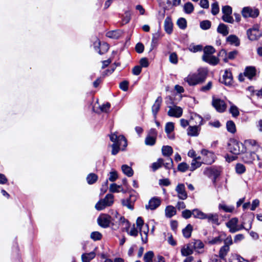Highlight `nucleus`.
Returning <instances> with one entry per match:
<instances>
[{
  "instance_id": "f257e3e1",
  "label": "nucleus",
  "mask_w": 262,
  "mask_h": 262,
  "mask_svg": "<svg viewBox=\"0 0 262 262\" xmlns=\"http://www.w3.org/2000/svg\"><path fill=\"white\" fill-rule=\"evenodd\" d=\"M207 75V71L205 69H199L197 73L188 75L184 78V81L189 85L194 86L205 81Z\"/></svg>"
},
{
  "instance_id": "f03ea898",
  "label": "nucleus",
  "mask_w": 262,
  "mask_h": 262,
  "mask_svg": "<svg viewBox=\"0 0 262 262\" xmlns=\"http://www.w3.org/2000/svg\"><path fill=\"white\" fill-rule=\"evenodd\" d=\"M228 149L230 152L235 155L241 154L242 152L245 150L244 145L235 139L230 140L228 143Z\"/></svg>"
},
{
  "instance_id": "7ed1b4c3",
  "label": "nucleus",
  "mask_w": 262,
  "mask_h": 262,
  "mask_svg": "<svg viewBox=\"0 0 262 262\" xmlns=\"http://www.w3.org/2000/svg\"><path fill=\"white\" fill-rule=\"evenodd\" d=\"M114 203V195L112 194H107L105 198L100 200L95 205V208L97 210H102L106 207L112 205Z\"/></svg>"
},
{
  "instance_id": "20e7f679",
  "label": "nucleus",
  "mask_w": 262,
  "mask_h": 262,
  "mask_svg": "<svg viewBox=\"0 0 262 262\" xmlns=\"http://www.w3.org/2000/svg\"><path fill=\"white\" fill-rule=\"evenodd\" d=\"M224 245L221 247L219 252V256L221 259H225L226 256L230 250V246L232 245L233 241L231 236H229L224 240Z\"/></svg>"
},
{
  "instance_id": "39448f33",
  "label": "nucleus",
  "mask_w": 262,
  "mask_h": 262,
  "mask_svg": "<svg viewBox=\"0 0 262 262\" xmlns=\"http://www.w3.org/2000/svg\"><path fill=\"white\" fill-rule=\"evenodd\" d=\"M241 13L244 18H256L259 15V11L255 7H245L242 9Z\"/></svg>"
},
{
  "instance_id": "423d86ee",
  "label": "nucleus",
  "mask_w": 262,
  "mask_h": 262,
  "mask_svg": "<svg viewBox=\"0 0 262 262\" xmlns=\"http://www.w3.org/2000/svg\"><path fill=\"white\" fill-rule=\"evenodd\" d=\"M262 33L259 30L257 25L254 26L252 28L247 30V35L248 39L251 41L258 40L261 36Z\"/></svg>"
},
{
  "instance_id": "0eeeda50",
  "label": "nucleus",
  "mask_w": 262,
  "mask_h": 262,
  "mask_svg": "<svg viewBox=\"0 0 262 262\" xmlns=\"http://www.w3.org/2000/svg\"><path fill=\"white\" fill-rule=\"evenodd\" d=\"M257 158L258 160H261V159L258 155H256L254 152L245 151L241 153V159L246 163H251Z\"/></svg>"
},
{
  "instance_id": "6e6552de",
  "label": "nucleus",
  "mask_w": 262,
  "mask_h": 262,
  "mask_svg": "<svg viewBox=\"0 0 262 262\" xmlns=\"http://www.w3.org/2000/svg\"><path fill=\"white\" fill-rule=\"evenodd\" d=\"M110 140L119 147L122 146L125 148L127 146V140L122 135L118 136L116 134L114 133L110 136Z\"/></svg>"
},
{
  "instance_id": "1a4fd4ad",
  "label": "nucleus",
  "mask_w": 262,
  "mask_h": 262,
  "mask_svg": "<svg viewBox=\"0 0 262 262\" xmlns=\"http://www.w3.org/2000/svg\"><path fill=\"white\" fill-rule=\"evenodd\" d=\"M212 104L215 110L220 113L224 112L226 108V104L224 101L219 98L213 97Z\"/></svg>"
},
{
  "instance_id": "9d476101",
  "label": "nucleus",
  "mask_w": 262,
  "mask_h": 262,
  "mask_svg": "<svg viewBox=\"0 0 262 262\" xmlns=\"http://www.w3.org/2000/svg\"><path fill=\"white\" fill-rule=\"evenodd\" d=\"M97 222L100 227L104 228H107L111 222V217L106 214H101L98 217Z\"/></svg>"
},
{
  "instance_id": "9b49d317",
  "label": "nucleus",
  "mask_w": 262,
  "mask_h": 262,
  "mask_svg": "<svg viewBox=\"0 0 262 262\" xmlns=\"http://www.w3.org/2000/svg\"><path fill=\"white\" fill-rule=\"evenodd\" d=\"M175 190L177 193V196L179 199L185 200L187 198V193L184 184H178L175 188Z\"/></svg>"
},
{
  "instance_id": "f8f14e48",
  "label": "nucleus",
  "mask_w": 262,
  "mask_h": 262,
  "mask_svg": "<svg viewBox=\"0 0 262 262\" xmlns=\"http://www.w3.org/2000/svg\"><path fill=\"white\" fill-rule=\"evenodd\" d=\"M136 200L137 196L135 195H130L129 198L121 200V204L123 206L132 210L134 209V203Z\"/></svg>"
},
{
  "instance_id": "ddd939ff",
  "label": "nucleus",
  "mask_w": 262,
  "mask_h": 262,
  "mask_svg": "<svg viewBox=\"0 0 262 262\" xmlns=\"http://www.w3.org/2000/svg\"><path fill=\"white\" fill-rule=\"evenodd\" d=\"M169 108V109L167 112V114L169 116L179 118L182 116L183 110L181 107L174 106H170Z\"/></svg>"
},
{
  "instance_id": "4468645a",
  "label": "nucleus",
  "mask_w": 262,
  "mask_h": 262,
  "mask_svg": "<svg viewBox=\"0 0 262 262\" xmlns=\"http://www.w3.org/2000/svg\"><path fill=\"white\" fill-rule=\"evenodd\" d=\"M160 204V199L157 197H154L149 201L148 204L145 206V208L147 209L153 210L157 208Z\"/></svg>"
},
{
  "instance_id": "2eb2a0df",
  "label": "nucleus",
  "mask_w": 262,
  "mask_h": 262,
  "mask_svg": "<svg viewBox=\"0 0 262 262\" xmlns=\"http://www.w3.org/2000/svg\"><path fill=\"white\" fill-rule=\"evenodd\" d=\"M238 219L236 217H234L231 219L226 223V226L229 229V231L231 233H235L238 231Z\"/></svg>"
},
{
  "instance_id": "dca6fc26",
  "label": "nucleus",
  "mask_w": 262,
  "mask_h": 262,
  "mask_svg": "<svg viewBox=\"0 0 262 262\" xmlns=\"http://www.w3.org/2000/svg\"><path fill=\"white\" fill-rule=\"evenodd\" d=\"M221 82L224 83L225 85L230 86L232 84L233 78L232 75L230 71L225 70L224 74L223 75V79Z\"/></svg>"
},
{
  "instance_id": "f3484780",
  "label": "nucleus",
  "mask_w": 262,
  "mask_h": 262,
  "mask_svg": "<svg viewBox=\"0 0 262 262\" xmlns=\"http://www.w3.org/2000/svg\"><path fill=\"white\" fill-rule=\"evenodd\" d=\"M205 219H207L209 223H211L213 224L216 225H219L220 224L219 215L217 213H206Z\"/></svg>"
},
{
  "instance_id": "a211bd4d",
  "label": "nucleus",
  "mask_w": 262,
  "mask_h": 262,
  "mask_svg": "<svg viewBox=\"0 0 262 262\" xmlns=\"http://www.w3.org/2000/svg\"><path fill=\"white\" fill-rule=\"evenodd\" d=\"M226 238V234L224 232H221L217 236L214 237L209 241L208 243L210 245L220 244Z\"/></svg>"
},
{
  "instance_id": "6ab92c4d",
  "label": "nucleus",
  "mask_w": 262,
  "mask_h": 262,
  "mask_svg": "<svg viewBox=\"0 0 262 262\" xmlns=\"http://www.w3.org/2000/svg\"><path fill=\"white\" fill-rule=\"evenodd\" d=\"M162 102V98L161 96H159L156 100L154 104L152 106V113L154 115V118H156L157 115L161 107Z\"/></svg>"
},
{
  "instance_id": "aec40b11",
  "label": "nucleus",
  "mask_w": 262,
  "mask_h": 262,
  "mask_svg": "<svg viewBox=\"0 0 262 262\" xmlns=\"http://www.w3.org/2000/svg\"><path fill=\"white\" fill-rule=\"evenodd\" d=\"M212 55H203L202 56V59L210 64L216 65L218 63L219 60L217 57Z\"/></svg>"
},
{
  "instance_id": "412c9836",
  "label": "nucleus",
  "mask_w": 262,
  "mask_h": 262,
  "mask_svg": "<svg viewBox=\"0 0 262 262\" xmlns=\"http://www.w3.org/2000/svg\"><path fill=\"white\" fill-rule=\"evenodd\" d=\"M164 27L165 32L167 34H171L173 31V23L170 17H166L164 20Z\"/></svg>"
},
{
  "instance_id": "4be33fe9",
  "label": "nucleus",
  "mask_w": 262,
  "mask_h": 262,
  "mask_svg": "<svg viewBox=\"0 0 262 262\" xmlns=\"http://www.w3.org/2000/svg\"><path fill=\"white\" fill-rule=\"evenodd\" d=\"M205 172L209 176L213 177V182L215 183L216 178L220 175L221 171L217 168L211 167L206 169Z\"/></svg>"
},
{
  "instance_id": "5701e85b",
  "label": "nucleus",
  "mask_w": 262,
  "mask_h": 262,
  "mask_svg": "<svg viewBox=\"0 0 262 262\" xmlns=\"http://www.w3.org/2000/svg\"><path fill=\"white\" fill-rule=\"evenodd\" d=\"M201 130V126L199 125H193L189 126L187 129V134L190 136H198Z\"/></svg>"
},
{
  "instance_id": "b1692460",
  "label": "nucleus",
  "mask_w": 262,
  "mask_h": 262,
  "mask_svg": "<svg viewBox=\"0 0 262 262\" xmlns=\"http://www.w3.org/2000/svg\"><path fill=\"white\" fill-rule=\"evenodd\" d=\"M193 250L192 244L190 243L181 249V254L184 256L190 255L193 253Z\"/></svg>"
},
{
  "instance_id": "393cba45",
  "label": "nucleus",
  "mask_w": 262,
  "mask_h": 262,
  "mask_svg": "<svg viewBox=\"0 0 262 262\" xmlns=\"http://www.w3.org/2000/svg\"><path fill=\"white\" fill-rule=\"evenodd\" d=\"M256 69L254 67H247L244 72L245 76L247 77L249 79H252L256 75Z\"/></svg>"
},
{
  "instance_id": "a878e982",
  "label": "nucleus",
  "mask_w": 262,
  "mask_h": 262,
  "mask_svg": "<svg viewBox=\"0 0 262 262\" xmlns=\"http://www.w3.org/2000/svg\"><path fill=\"white\" fill-rule=\"evenodd\" d=\"M226 41L230 45H234L236 47L239 46L240 45V40L235 35H229L227 37Z\"/></svg>"
},
{
  "instance_id": "bb28decb",
  "label": "nucleus",
  "mask_w": 262,
  "mask_h": 262,
  "mask_svg": "<svg viewBox=\"0 0 262 262\" xmlns=\"http://www.w3.org/2000/svg\"><path fill=\"white\" fill-rule=\"evenodd\" d=\"M115 216L116 219L118 218V224L119 225H125V228L128 229L129 222L122 216L120 215L117 211L115 212Z\"/></svg>"
},
{
  "instance_id": "cd10ccee",
  "label": "nucleus",
  "mask_w": 262,
  "mask_h": 262,
  "mask_svg": "<svg viewBox=\"0 0 262 262\" xmlns=\"http://www.w3.org/2000/svg\"><path fill=\"white\" fill-rule=\"evenodd\" d=\"M99 47L97 48H96V50L100 54V55L103 54L107 52L109 49V46L107 43L103 42L100 43L98 42Z\"/></svg>"
},
{
  "instance_id": "c85d7f7f",
  "label": "nucleus",
  "mask_w": 262,
  "mask_h": 262,
  "mask_svg": "<svg viewBox=\"0 0 262 262\" xmlns=\"http://www.w3.org/2000/svg\"><path fill=\"white\" fill-rule=\"evenodd\" d=\"M217 32L223 35L224 36H226L229 34V28L227 25L221 23L219 24L217 28Z\"/></svg>"
},
{
  "instance_id": "c756f323",
  "label": "nucleus",
  "mask_w": 262,
  "mask_h": 262,
  "mask_svg": "<svg viewBox=\"0 0 262 262\" xmlns=\"http://www.w3.org/2000/svg\"><path fill=\"white\" fill-rule=\"evenodd\" d=\"M203 119L200 116L197 114H194L191 116L190 122L193 125L194 123H195V125L201 126L203 124Z\"/></svg>"
},
{
  "instance_id": "7c9ffc66",
  "label": "nucleus",
  "mask_w": 262,
  "mask_h": 262,
  "mask_svg": "<svg viewBox=\"0 0 262 262\" xmlns=\"http://www.w3.org/2000/svg\"><path fill=\"white\" fill-rule=\"evenodd\" d=\"M165 212V216L170 218L176 214V209L173 206L169 205L166 207Z\"/></svg>"
},
{
  "instance_id": "2f4dec72",
  "label": "nucleus",
  "mask_w": 262,
  "mask_h": 262,
  "mask_svg": "<svg viewBox=\"0 0 262 262\" xmlns=\"http://www.w3.org/2000/svg\"><path fill=\"white\" fill-rule=\"evenodd\" d=\"M98 176L94 173H89L86 177V181L89 185H92L98 180Z\"/></svg>"
},
{
  "instance_id": "473e14b6",
  "label": "nucleus",
  "mask_w": 262,
  "mask_h": 262,
  "mask_svg": "<svg viewBox=\"0 0 262 262\" xmlns=\"http://www.w3.org/2000/svg\"><path fill=\"white\" fill-rule=\"evenodd\" d=\"M122 35V32L120 30H113L111 31L106 33V36L113 38V39H118Z\"/></svg>"
},
{
  "instance_id": "72a5a7b5",
  "label": "nucleus",
  "mask_w": 262,
  "mask_h": 262,
  "mask_svg": "<svg viewBox=\"0 0 262 262\" xmlns=\"http://www.w3.org/2000/svg\"><path fill=\"white\" fill-rule=\"evenodd\" d=\"M192 230L193 227L192 225L190 224H188L187 226L182 230L183 236L185 238H189L191 236Z\"/></svg>"
},
{
  "instance_id": "f704fd0d",
  "label": "nucleus",
  "mask_w": 262,
  "mask_h": 262,
  "mask_svg": "<svg viewBox=\"0 0 262 262\" xmlns=\"http://www.w3.org/2000/svg\"><path fill=\"white\" fill-rule=\"evenodd\" d=\"M162 152L164 156L169 157L172 154L173 149L170 146H163L162 147Z\"/></svg>"
},
{
  "instance_id": "c9c22d12",
  "label": "nucleus",
  "mask_w": 262,
  "mask_h": 262,
  "mask_svg": "<svg viewBox=\"0 0 262 262\" xmlns=\"http://www.w3.org/2000/svg\"><path fill=\"white\" fill-rule=\"evenodd\" d=\"M206 214L198 209L192 210V215L194 218L204 220Z\"/></svg>"
},
{
  "instance_id": "e433bc0d",
  "label": "nucleus",
  "mask_w": 262,
  "mask_h": 262,
  "mask_svg": "<svg viewBox=\"0 0 262 262\" xmlns=\"http://www.w3.org/2000/svg\"><path fill=\"white\" fill-rule=\"evenodd\" d=\"M96 256V253L94 251L90 253L83 254V262H90L92 259L94 258Z\"/></svg>"
},
{
  "instance_id": "4c0bfd02",
  "label": "nucleus",
  "mask_w": 262,
  "mask_h": 262,
  "mask_svg": "<svg viewBox=\"0 0 262 262\" xmlns=\"http://www.w3.org/2000/svg\"><path fill=\"white\" fill-rule=\"evenodd\" d=\"M123 172L128 177H132L134 171L132 168L127 165H123L121 167Z\"/></svg>"
},
{
  "instance_id": "58836bf2",
  "label": "nucleus",
  "mask_w": 262,
  "mask_h": 262,
  "mask_svg": "<svg viewBox=\"0 0 262 262\" xmlns=\"http://www.w3.org/2000/svg\"><path fill=\"white\" fill-rule=\"evenodd\" d=\"M110 191L112 192H119L120 191L124 192L121 185H118L115 183L111 184L110 186Z\"/></svg>"
},
{
  "instance_id": "ea45409f",
  "label": "nucleus",
  "mask_w": 262,
  "mask_h": 262,
  "mask_svg": "<svg viewBox=\"0 0 262 262\" xmlns=\"http://www.w3.org/2000/svg\"><path fill=\"white\" fill-rule=\"evenodd\" d=\"M226 127L227 130L231 133L234 134L236 132L235 125L232 121H228L227 122Z\"/></svg>"
},
{
  "instance_id": "a19ab883",
  "label": "nucleus",
  "mask_w": 262,
  "mask_h": 262,
  "mask_svg": "<svg viewBox=\"0 0 262 262\" xmlns=\"http://www.w3.org/2000/svg\"><path fill=\"white\" fill-rule=\"evenodd\" d=\"M219 208L220 210H223L226 212H232L234 210V207L231 206H228L224 204H220Z\"/></svg>"
},
{
  "instance_id": "79ce46f5",
  "label": "nucleus",
  "mask_w": 262,
  "mask_h": 262,
  "mask_svg": "<svg viewBox=\"0 0 262 262\" xmlns=\"http://www.w3.org/2000/svg\"><path fill=\"white\" fill-rule=\"evenodd\" d=\"M164 160L162 158H159L158 159L157 161L154 162L152 164L151 168L154 171H155L159 168L161 167L162 164L163 163Z\"/></svg>"
},
{
  "instance_id": "37998d69",
  "label": "nucleus",
  "mask_w": 262,
  "mask_h": 262,
  "mask_svg": "<svg viewBox=\"0 0 262 262\" xmlns=\"http://www.w3.org/2000/svg\"><path fill=\"white\" fill-rule=\"evenodd\" d=\"M162 35L160 31H157L152 34L151 40V46H155L157 44L158 40L162 37Z\"/></svg>"
},
{
  "instance_id": "c03bdc74",
  "label": "nucleus",
  "mask_w": 262,
  "mask_h": 262,
  "mask_svg": "<svg viewBox=\"0 0 262 262\" xmlns=\"http://www.w3.org/2000/svg\"><path fill=\"white\" fill-rule=\"evenodd\" d=\"M154 256V253L152 251L147 252L144 255L143 259L144 262L152 261Z\"/></svg>"
},
{
  "instance_id": "a18cd8bd",
  "label": "nucleus",
  "mask_w": 262,
  "mask_h": 262,
  "mask_svg": "<svg viewBox=\"0 0 262 262\" xmlns=\"http://www.w3.org/2000/svg\"><path fill=\"white\" fill-rule=\"evenodd\" d=\"M184 10L185 13L190 14L193 12L194 7L192 3L188 2L184 5Z\"/></svg>"
},
{
  "instance_id": "49530a36",
  "label": "nucleus",
  "mask_w": 262,
  "mask_h": 262,
  "mask_svg": "<svg viewBox=\"0 0 262 262\" xmlns=\"http://www.w3.org/2000/svg\"><path fill=\"white\" fill-rule=\"evenodd\" d=\"M90 237L94 241H99L102 238V235L98 231H94L91 233Z\"/></svg>"
},
{
  "instance_id": "de8ad7c7",
  "label": "nucleus",
  "mask_w": 262,
  "mask_h": 262,
  "mask_svg": "<svg viewBox=\"0 0 262 262\" xmlns=\"http://www.w3.org/2000/svg\"><path fill=\"white\" fill-rule=\"evenodd\" d=\"M193 249H202L204 247V244L200 240H194L190 243Z\"/></svg>"
},
{
  "instance_id": "09e8293b",
  "label": "nucleus",
  "mask_w": 262,
  "mask_h": 262,
  "mask_svg": "<svg viewBox=\"0 0 262 262\" xmlns=\"http://www.w3.org/2000/svg\"><path fill=\"white\" fill-rule=\"evenodd\" d=\"M238 54V51L234 50L229 52L227 54V57L225 58L224 60L225 62H227L228 59L232 60L234 59Z\"/></svg>"
},
{
  "instance_id": "8fccbe9b",
  "label": "nucleus",
  "mask_w": 262,
  "mask_h": 262,
  "mask_svg": "<svg viewBox=\"0 0 262 262\" xmlns=\"http://www.w3.org/2000/svg\"><path fill=\"white\" fill-rule=\"evenodd\" d=\"M201 166V162L196 160V159H193L192 160L191 163V166L190 167V170L191 171H193L196 169L197 168L200 167Z\"/></svg>"
},
{
  "instance_id": "3c124183",
  "label": "nucleus",
  "mask_w": 262,
  "mask_h": 262,
  "mask_svg": "<svg viewBox=\"0 0 262 262\" xmlns=\"http://www.w3.org/2000/svg\"><path fill=\"white\" fill-rule=\"evenodd\" d=\"M156 138L147 136L145 139V143L147 145L152 146L155 145Z\"/></svg>"
},
{
  "instance_id": "603ef678",
  "label": "nucleus",
  "mask_w": 262,
  "mask_h": 262,
  "mask_svg": "<svg viewBox=\"0 0 262 262\" xmlns=\"http://www.w3.org/2000/svg\"><path fill=\"white\" fill-rule=\"evenodd\" d=\"M167 169H170L173 167V161L171 158L168 157L165 162H163L162 164Z\"/></svg>"
},
{
  "instance_id": "864d4df0",
  "label": "nucleus",
  "mask_w": 262,
  "mask_h": 262,
  "mask_svg": "<svg viewBox=\"0 0 262 262\" xmlns=\"http://www.w3.org/2000/svg\"><path fill=\"white\" fill-rule=\"evenodd\" d=\"M174 130V124L172 122H167L165 125V130L167 135L170 134Z\"/></svg>"
},
{
  "instance_id": "5fc2aeb1",
  "label": "nucleus",
  "mask_w": 262,
  "mask_h": 262,
  "mask_svg": "<svg viewBox=\"0 0 262 262\" xmlns=\"http://www.w3.org/2000/svg\"><path fill=\"white\" fill-rule=\"evenodd\" d=\"M189 165L185 162L180 163L178 166V170L179 171L184 172L189 168Z\"/></svg>"
},
{
  "instance_id": "6e6d98bb",
  "label": "nucleus",
  "mask_w": 262,
  "mask_h": 262,
  "mask_svg": "<svg viewBox=\"0 0 262 262\" xmlns=\"http://www.w3.org/2000/svg\"><path fill=\"white\" fill-rule=\"evenodd\" d=\"M211 23L210 21L205 20L200 23V27L203 30H207L211 27Z\"/></svg>"
},
{
  "instance_id": "4d7b16f0",
  "label": "nucleus",
  "mask_w": 262,
  "mask_h": 262,
  "mask_svg": "<svg viewBox=\"0 0 262 262\" xmlns=\"http://www.w3.org/2000/svg\"><path fill=\"white\" fill-rule=\"evenodd\" d=\"M235 169L236 172L237 173L242 174L245 172L246 167L243 164L241 163H238L236 165Z\"/></svg>"
},
{
  "instance_id": "13d9d810",
  "label": "nucleus",
  "mask_w": 262,
  "mask_h": 262,
  "mask_svg": "<svg viewBox=\"0 0 262 262\" xmlns=\"http://www.w3.org/2000/svg\"><path fill=\"white\" fill-rule=\"evenodd\" d=\"M215 51V49L210 46H208L205 47L204 49V54L203 55H210L213 54Z\"/></svg>"
},
{
  "instance_id": "bf43d9fd",
  "label": "nucleus",
  "mask_w": 262,
  "mask_h": 262,
  "mask_svg": "<svg viewBox=\"0 0 262 262\" xmlns=\"http://www.w3.org/2000/svg\"><path fill=\"white\" fill-rule=\"evenodd\" d=\"M231 14H223L222 16V19L224 21L228 23L232 24L234 22L233 17L231 15Z\"/></svg>"
},
{
  "instance_id": "052dcab7",
  "label": "nucleus",
  "mask_w": 262,
  "mask_h": 262,
  "mask_svg": "<svg viewBox=\"0 0 262 262\" xmlns=\"http://www.w3.org/2000/svg\"><path fill=\"white\" fill-rule=\"evenodd\" d=\"M177 25L180 28L182 29H185L187 26V22L186 19L184 18H179L177 21Z\"/></svg>"
},
{
  "instance_id": "680f3d73",
  "label": "nucleus",
  "mask_w": 262,
  "mask_h": 262,
  "mask_svg": "<svg viewBox=\"0 0 262 262\" xmlns=\"http://www.w3.org/2000/svg\"><path fill=\"white\" fill-rule=\"evenodd\" d=\"M230 113L234 117H237L239 114L238 108L236 106L233 105L231 106L230 108Z\"/></svg>"
},
{
  "instance_id": "e2e57ef3",
  "label": "nucleus",
  "mask_w": 262,
  "mask_h": 262,
  "mask_svg": "<svg viewBox=\"0 0 262 262\" xmlns=\"http://www.w3.org/2000/svg\"><path fill=\"white\" fill-rule=\"evenodd\" d=\"M219 12V7L217 2H214L211 5V13L213 15H216Z\"/></svg>"
},
{
  "instance_id": "0e129e2a",
  "label": "nucleus",
  "mask_w": 262,
  "mask_h": 262,
  "mask_svg": "<svg viewBox=\"0 0 262 262\" xmlns=\"http://www.w3.org/2000/svg\"><path fill=\"white\" fill-rule=\"evenodd\" d=\"M137 227L139 228L141 235H142V228L144 226V221L141 217H138L136 221Z\"/></svg>"
},
{
  "instance_id": "69168bd1",
  "label": "nucleus",
  "mask_w": 262,
  "mask_h": 262,
  "mask_svg": "<svg viewBox=\"0 0 262 262\" xmlns=\"http://www.w3.org/2000/svg\"><path fill=\"white\" fill-rule=\"evenodd\" d=\"M169 58L171 63L173 64H177L178 63V56L176 53H171Z\"/></svg>"
},
{
  "instance_id": "338daca9",
  "label": "nucleus",
  "mask_w": 262,
  "mask_h": 262,
  "mask_svg": "<svg viewBox=\"0 0 262 262\" xmlns=\"http://www.w3.org/2000/svg\"><path fill=\"white\" fill-rule=\"evenodd\" d=\"M192 215V210H185L182 212V216L185 219H189Z\"/></svg>"
},
{
  "instance_id": "774afa93",
  "label": "nucleus",
  "mask_w": 262,
  "mask_h": 262,
  "mask_svg": "<svg viewBox=\"0 0 262 262\" xmlns=\"http://www.w3.org/2000/svg\"><path fill=\"white\" fill-rule=\"evenodd\" d=\"M212 86V83L211 81H209L206 85L203 86L201 88L200 91L203 92L209 91Z\"/></svg>"
}]
</instances>
